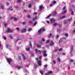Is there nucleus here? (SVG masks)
I'll return each instance as SVG.
<instances>
[{
    "mask_svg": "<svg viewBox=\"0 0 75 75\" xmlns=\"http://www.w3.org/2000/svg\"><path fill=\"white\" fill-rule=\"evenodd\" d=\"M42 56H40L39 57V60L37 58H36L35 59L37 60L38 62V64L39 66H41V57Z\"/></svg>",
    "mask_w": 75,
    "mask_h": 75,
    "instance_id": "1",
    "label": "nucleus"
},
{
    "mask_svg": "<svg viewBox=\"0 0 75 75\" xmlns=\"http://www.w3.org/2000/svg\"><path fill=\"white\" fill-rule=\"evenodd\" d=\"M46 42V43H48V42L50 43L49 45V46H52V45H54V42L52 41H50L49 40H47Z\"/></svg>",
    "mask_w": 75,
    "mask_h": 75,
    "instance_id": "2",
    "label": "nucleus"
},
{
    "mask_svg": "<svg viewBox=\"0 0 75 75\" xmlns=\"http://www.w3.org/2000/svg\"><path fill=\"white\" fill-rule=\"evenodd\" d=\"M66 8V6H64L63 8H62V10L63 11L62 12V14H65V13H66V10H65V8Z\"/></svg>",
    "mask_w": 75,
    "mask_h": 75,
    "instance_id": "3",
    "label": "nucleus"
},
{
    "mask_svg": "<svg viewBox=\"0 0 75 75\" xmlns=\"http://www.w3.org/2000/svg\"><path fill=\"white\" fill-rule=\"evenodd\" d=\"M35 53H36V54H37V53L38 52V54H41V50H38L37 49H35Z\"/></svg>",
    "mask_w": 75,
    "mask_h": 75,
    "instance_id": "4",
    "label": "nucleus"
},
{
    "mask_svg": "<svg viewBox=\"0 0 75 75\" xmlns=\"http://www.w3.org/2000/svg\"><path fill=\"white\" fill-rule=\"evenodd\" d=\"M45 31V29L42 28L40 30L38 31V33L39 34H41L42 32H43V31Z\"/></svg>",
    "mask_w": 75,
    "mask_h": 75,
    "instance_id": "5",
    "label": "nucleus"
},
{
    "mask_svg": "<svg viewBox=\"0 0 75 75\" xmlns=\"http://www.w3.org/2000/svg\"><path fill=\"white\" fill-rule=\"evenodd\" d=\"M6 60L7 61V62H8L9 64H10V62H11V61H12V60H11V58L6 59Z\"/></svg>",
    "mask_w": 75,
    "mask_h": 75,
    "instance_id": "6",
    "label": "nucleus"
},
{
    "mask_svg": "<svg viewBox=\"0 0 75 75\" xmlns=\"http://www.w3.org/2000/svg\"><path fill=\"white\" fill-rule=\"evenodd\" d=\"M55 19H54V18H53L51 19L50 23H52L54 22H55Z\"/></svg>",
    "mask_w": 75,
    "mask_h": 75,
    "instance_id": "7",
    "label": "nucleus"
},
{
    "mask_svg": "<svg viewBox=\"0 0 75 75\" xmlns=\"http://www.w3.org/2000/svg\"><path fill=\"white\" fill-rule=\"evenodd\" d=\"M7 31L8 33H10L12 32V30H11V29L9 28H7Z\"/></svg>",
    "mask_w": 75,
    "mask_h": 75,
    "instance_id": "8",
    "label": "nucleus"
},
{
    "mask_svg": "<svg viewBox=\"0 0 75 75\" xmlns=\"http://www.w3.org/2000/svg\"><path fill=\"white\" fill-rule=\"evenodd\" d=\"M26 31V29L24 28L23 30H21V33H24V32H25Z\"/></svg>",
    "mask_w": 75,
    "mask_h": 75,
    "instance_id": "9",
    "label": "nucleus"
},
{
    "mask_svg": "<svg viewBox=\"0 0 75 75\" xmlns=\"http://www.w3.org/2000/svg\"><path fill=\"white\" fill-rule=\"evenodd\" d=\"M21 68V66H16V69H20Z\"/></svg>",
    "mask_w": 75,
    "mask_h": 75,
    "instance_id": "10",
    "label": "nucleus"
},
{
    "mask_svg": "<svg viewBox=\"0 0 75 75\" xmlns=\"http://www.w3.org/2000/svg\"><path fill=\"white\" fill-rule=\"evenodd\" d=\"M8 10H10L11 11H12L13 10V9L11 8V7H10L8 9Z\"/></svg>",
    "mask_w": 75,
    "mask_h": 75,
    "instance_id": "11",
    "label": "nucleus"
},
{
    "mask_svg": "<svg viewBox=\"0 0 75 75\" xmlns=\"http://www.w3.org/2000/svg\"><path fill=\"white\" fill-rule=\"evenodd\" d=\"M21 56H22V57H23L24 59H25V57L24 56V54H21Z\"/></svg>",
    "mask_w": 75,
    "mask_h": 75,
    "instance_id": "12",
    "label": "nucleus"
},
{
    "mask_svg": "<svg viewBox=\"0 0 75 75\" xmlns=\"http://www.w3.org/2000/svg\"><path fill=\"white\" fill-rule=\"evenodd\" d=\"M65 16H63L61 17V19H63V18H65Z\"/></svg>",
    "mask_w": 75,
    "mask_h": 75,
    "instance_id": "13",
    "label": "nucleus"
},
{
    "mask_svg": "<svg viewBox=\"0 0 75 75\" xmlns=\"http://www.w3.org/2000/svg\"><path fill=\"white\" fill-rule=\"evenodd\" d=\"M39 72L42 75H43V72L42 70H40Z\"/></svg>",
    "mask_w": 75,
    "mask_h": 75,
    "instance_id": "14",
    "label": "nucleus"
},
{
    "mask_svg": "<svg viewBox=\"0 0 75 75\" xmlns=\"http://www.w3.org/2000/svg\"><path fill=\"white\" fill-rule=\"evenodd\" d=\"M37 18V17H35V18H33V21H35V20H36Z\"/></svg>",
    "mask_w": 75,
    "mask_h": 75,
    "instance_id": "15",
    "label": "nucleus"
},
{
    "mask_svg": "<svg viewBox=\"0 0 75 75\" xmlns=\"http://www.w3.org/2000/svg\"><path fill=\"white\" fill-rule=\"evenodd\" d=\"M26 51H28L29 50H30V48L28 47L27 48H26Z\"/></svg>",
    "mask_w": 75,
    "mask_h": 75,
    "instance_id": "16",
    "label": "nucleus"
},
{
    "mask_svg": "<svg viewBox=\"0 0 75 75\" xmlns=\"http://www.w3.org/2000/svg\"><path fill=\"white\" fill-rule=\"evenodd\" d=\"M42 6H41L39 7V10H41V9H42Z\"/></svg>",
    "mask_w": 75,
    "mask_h": 75,
    "instance_id": "17",
    "label": "nucleus"
},
{
    "mask_svg": "<svg viewBox=\"0 0 75 75\" xmlns=\"http://www.w3.org/2000/svg\"><path fill=\"white\" fill-rule=\"evenodd\" d=\"M13 20H14V21H16L17 20V19L16 18H13Z\"/></svg>",
    "mask_w": 75,
    "mask_h": 75,
    "instance_id": "18",
    "label": "nucleus"
},
{
    "mask_svg": "<svg viewBox=\"0 0 75 75\" xmlns=\"http://www.w3.org/2000/svg\"><path fill=\"white\" fill-rule=\"evenodd\" d=\"M57 23H54V26H57Z\"/></svg>",
    "mask_w": 75,
    "mask_h": 75,
    "instance_id": "19",
    "label": "nucleus"
},
{
    "mask_svg": "<svg viewBox=\"0 0 75 75\" xmlns=\"http://www.w3.org/2000/svg\"><path fill=\"white\" fill-rule=\"evenodd\" d=\"M52 73V71H50L48 72V74H50Z\"/></svg>",
    "mask_w": 75,
    "mask_h": 75,
    "instance_id": "20",
    "label": "nucleus"
},
{
    "mask_svg": "<svg viewBox=\"0 0 75 75\" xmlns=\"http://www.w3.org/2000/svg\"><path fill=\"white\" fill-rule=\"evenodd\" d=\"M31 6V4H29L28 6V7H29V8H30Z\"/></svg>",
    "mask_w": 75,
    "mask_h": 75,
    "instance_id": "21",
    "label": "nucleus"
},
{
    "mask_svg": "<svg viewBox=\"0 0 75 75\" xmlns=\"http://www.w3.org/2000/svg\"><path fill=\"white\" fill-rule=\"evenodd\" d=\"M52 36V35L51 34H50L49 35V36H48V38H49L51 37Z\"/></svg>",
    "mask_w": 75,
    "mask_h": 75,
    "instance_id": "22",
    "label": "nucleus"
},
{
    "mask_svg": "<svg viewBox=\"0 0 75 75\" xmlns=\"http://www.w3.org/2000/svg\"><path fill=\"white\" fill-rule=\"evenodd\" d=\"M36 46L38 48H40L41 47V46L38 45H37Z\"/></svg>",
    "mask_w": 75,
    "mask_h": 75,
    "instance_id": "23",
    "label": "nucleus"
},
{
    "mask_svg": "<svg viewBox=\"0 0 75 75\" xmlns=\"http://www.w3.org/2000/svg\"><path fill=\"white\" fill-rule=\"evenodd\" d=\"M50 16H51V15L50 14L48 16V17H46V19H47V18H49V17H50Z\"/></svg>",
    "mask_w": 75,
    "mask_h": 75,
    "instance_id": "24",
    "label": "nucleus"
},
{
    "mask_svg": "<svg viewBox=\"0 0 75 75\" xmlns=\"http://www.w3.org/2000/svg\"><path fill=\"white\" fill-rule=\"evenodd\" d=\"M44 68H47V65L46 64L44 65Z\"/></svg>",
    "mask_w": 75,
    "mask_h": 75,
    "instance_id": "25",
    "label": "nucleus"
},
{
    "mask_svg": "<svg viewBox=\"0 0 75 75\" xmlns=\"http://www.w3.org/2000/svg\"><path fill=\"white\" fill-rule=\"evenodd\" d=\"M53 62L54 64H56V62H55V60H53Z\"/></svg>",
    "mask_w": 75,
    "mask_h": 75,
    "instance_id": "26",
    "label": "nucleus"
},
{
    "mask_svg": "<svg viewBox=\"0 0 75 75\" xmlns=\"http://www.w3.org/2000/svg\"><path fill=\"white\" fill-rule=\"evenodd\" d=\"M37 24V23L36 22H35L34 23V25H36Z\"/></svg>",
    "mask_w": 75,
    "mask_h": 75,
    "instance_id": "27",
    "label": "nucleus"
},
{
    "mask_svg": "<svg viewBox=\"0 0 75 75\" xmlns=\"http://www.w3.org/2000/svg\"><path fill=\"white\" fill-rule=\"evenodd\" d=\"M43 55L44 56V57H46L47 54H46L45 53L43 54Z\"/></svg>",
    "mask_w": 75,
    "mask_h": 75,
    "instance_id": "28",
    "label": "nucleus"
},
{
    "mask_svg": "<svg viewBox=\"0 0 75 75\" xmlns=\"http://www.w3.org/2000/svg\"><path fill=\"white\" fill-rule=\"evenodd\" d=\"M71 15H72V16H73V15H74V12L72 11L71 12Z\"/></svg>",
    "mask_w": 75,
    "mask_h": 75,
    "instance_id": "29",
    "label": "nucleus"
},
{
    "mask_svg": "<svg viewBox=\"0 0 75 75\" xmlns=\"http://www.w3.org/2000/svg\"><path fill=\"white\" fill-rule=\"evenodd\" d=\"M65 36L66 37H68V34L66 33L65 35Z\"/></svg>",
    "mask_w": 75,
    "mask_h": 75,
    "instance_id": "30",
    "label": "nucleus"
},
{
    "mask_svg": "<svg viewBox=\"0 0 75 75\" xmlns=\"http://www.w3.org/2000/svg\"><path fill=\"white\" fill-rule=\"evenodd\" d=\"M53 4H55L56 3V1H53Z\"/></svg>",
    "mask_w": 75,
    "mask_h": 75,
    "instance_id": "31",
    "label": "nucleus"
},
{
    "mask_svg": "<svg viewBox=\"0 0 75 75\" xmlns=\"http://www.w3.org/2000/svg\"><path fill=\"white\" fill-rule=\"evenodd\" d=\"M30 31H31V28H29L28 31L29 32H30Z\"/></svg>",
    "mask_w": 75,
    "mask_h": 75,
    "instance_id": "32",
    "label": "nucleus"
},
{
    "mask_svg": "<svg viewBox=\"0 0 75 75\" xmlns=\"http://www.w3.org/2000/svg\"><path fill=\"white\" fill-rule=\"evenodd\" d=\"M19 40H20V38H17V40L16 41V42H17V41H19Z\"/></svg>",
    "mask_w": 75,
    "mask_h": 75,
    "instance_id": "33",
    "label": "nucleus"
},
{
    "mask_svg": "<svg viewBox=\"0 0 75 75\" xmlns=\"http://www.w3.org/2000/svg\"><path fill=\"white\" fill-rule=\"evenodd\" d=\"M73 61V60L72 59H70V60L69 61V62H71Z\"/></svg>",
    "mask_w": 75,
    "mask_h": 75,
    "instance_id": "34",
    "label": "nucleus"
},
{
    "mask_svg": "<svg viewBox=\"0 0 75 75\" xmlns=\"http://www.w3.org/2000/svg\"><path fill=\"white\" fill-rule=\"evenodd\" d=\"M57 60L58 61H59V62H60V59H59V58H58L57 59Z\"/></svg>",
    "mask_w": 75,
    "mask_h": 75,
    "instance_id": "35",
    "label": "nucleus"
},
{
    "mask_svg": "<svg viewBox=\"0 0 75 75\" xmlns=\"http://www.w3.org/2000/svg\"><path fill=\"white\" fill-rule=\"evenodd\" d=\"M58 37H59V35H57L56 36V38H58Z\"/></svg>",
    "mask_w": 75,
    "mask_h": 75,
    "instance_id": "36",
    "label": "nucleus"
},
{
    "mask_svg": "<svg viewBox=\"0 0 75 75\" xmlns=\"http://www.w3.org/2000/svg\"><path fill=\"white\" fill-rule=\"evenodd\" d=\"M46 23L47 24H49V23H50V21H47Z\"/></svg>",
    "mask_w": 75,
    "mask_h": 75,
    "instance_id": "37",
    "label": "nucleus"
},
{
    "mask_svg": "<svg viewBox=\"0 0 75 75\" xmlns=\"http://www.w3.org/2000/svg\"><path fill=\"white\" fill-rule=\"evenodd\" d=\"M42 41L43 42H44V41H45V40H44V39H42Z\"/></svg>",
    "mask_w": 75,
    "mask_h": 75,
    "instance_id": "38",
    "label": "nucleus"
},
{
    "mask_svg": "<svg viewBox=\"0 0 75 75\" xmlns=\"http://www.w3.org/2000/svg\"><path fill=\"white\" fill-rule=\"evenodd\" d=\"M21 0H18L17 1V2H18V3H20V2H21Z\"/></svg>",
    "mask_w": 75,
    "mask_h": 75,
    "instance_id": "39",
    "label": "nucleus"
},
{
    "mask_svg": "<svg viewBox=\"0 0 75 75\" xmlns=\"http://www.w3.org/2000/svg\"><path fill=\"white\" fill-rule=\"evenodd\" d=\"M4 25L5 27H6L7 26V23H6L4 24Z\"/></svg>",
    "mask_w": 75,
    "mask_h": 75,
    "instance_id": "40",
    "label": "nucleus"
},
{
    "mask_svg": "<svg viewBox=\"0 0 75 75\" xmlns=\"http://www.w3.org/2000/svg\"><path fill=\"white\" fill-rule=\"evenodd\" d=\"M3 38H4V40H6V37H5V36H4V37Z\"/></svg>",
    "mask_w": 75,
    "mask_h": 75,
    "instance_id": "41",
    "label": "nucleus"
},
{
    "mask_svg": "<svg viewBox=\"0 0 75 75\" xmlns=\"http://www.w3.org/2000/svg\"><path fill=\"white\" fill-rule=\"evenodd\" d=\"M62 55H66V54H65V53H62Z\"/></svg>",
    "mask_w": 75,
    "mask_h": 75,
    "instance_id": "42",
    "label": "nucleus"
},
{
    "mask_svg": "<svg viewBox=\"0 0 75 75\" xmlns=\"http://www.w3.org/2000/svg\"><path fill=\"white\" fill-rule=\"evenodd\" d=\"M71 50L70 51V52H72V50H73V47H71Z\"/></svg>",
    "mask_w": 75,
    "mask_h": 75,
    "instance_id": "43",
    "label": "nucleus"
},
{
    "mask_svg": "<svg viewBox=\"0 0 75 75\" xmlns=\"http://www.w3.org/2000/svg\"><path fill=\"white\" fill-rule=\"evenodd\" d=\"M6 5H8V4H9V3H8L7 2H6Z\"/></svg>",
    "mask_w": 75,
    "mask_h": 75,
    "instance_id": "44",
    "label": "nucleus"
},
{
    "mask_svg": "<svg viewBox=\"0 0 75 75\" xmlns=\"http://www.w3.org/2000/svg\"><path fill=\"white\" fill-rule=\"evenodd\" d=\"M1 8H2V9H3V6L1 5Z\"/></svg>",
    "mask_w": 75,
    "mask_h": 75,
    "instance_id": "45",
    "label": "nucleus"
},
{
    "mask_svg": "<svg viewBox=\"0 0 75 75\" xmlns=\"http://www.w3.org/2000/svg\"><path fill=\"white\" fill-rule=\"evenodd\" d=\"M6 48H9V47L7 45L6 46Z\"/></svg>",
    "mask_w": 75,
    "mask_h": 75,
    "instance_id": "46",
    "label": "nucleus"
},
{
    "mask_svg": "<svg viewBox=\"0 0 75 75\" xmlns=\"http://www.w3.org/2000/svg\"><path fill=\"white\" fill-rule=\"evenodd\" d=\"M46 52V51H44L43 52V54H45V53Z\"/></svg>",
    "mask_w": 75,
    "mask_h": 75,
    "instance_id": "47",
    "label": "nucleus"
},
{
    "mask_svg": "<svg viewBox=\"0 0 75 75\" xmlns=\"http://www.w3.org/2000/svg\"><path fill=\"white\" fill-rule=\"evenodd\" d=\"M62 49L60 48V49H59L58 50V51H62Z\"/></svg>",
    "mask_w": 75,
    "mask_h": 75,
    "instance_id": "48",
    "label": "nucleus"
},
{
    "mask_svg": "<svg viewBox=\"0 0 75 75\" xmlns=\"http://www.w3.org/2000/svg\"><path fill=\"white\" fill-rule=\"evenodd\" d=\"M44 61H47V59H44Z\"/></svg>",
    "mask_w": 75,
    "mask_h": 75,
    "instance_id": "49",
    "label": "nucleus"
},
{
    "mask_svg": "<svg viewBox=\"0 0 75 75\" xmlns=\"http://www.w3.org/2000/svg\"><path fill=\"white\" fill-rule=\"evenodd\" d=\"M71 19H72V18L69 19H68V21H71Z\"/></svg>",
    "mask_w": 75,
    "mask_h": 75,
    "instance_id": "50",
    "label": "nucleus"
},
{
    "mask_svg": "<svg viewBox=\"0 0 75 75\" xmlns=\"http://www.w3.org/2000/svg\"><path fill=\"white\" fill-rule=\"evenodd\" d=\"M28 18H30L31 17L30 16V15H28Z\"/></svg>",
    "mask_w": 75,
    "mask_h": 75,
    "instance_id": "51",
    "label": "nucleus"
},
{
    "mask_svg": "<svg viewBox=\"0 0 75 75\" xmlns=\"http://www.w3.org/2000/svg\"><path fill=\"white\" fill-rule=\"evenodd\" d=\"M16 30H18V31H19V28H16Z\"/></svg>",
    "mask_w": 75,
    "mask_h": 75,
    "instance_id": "52",
    "label": "nucleus"
},
{
    "mask_svg": "<svg viewBox=\"0 0 75 75\" xmlns=\"http://www.w3.org/2000/svg\"><path fill=\"white\" fill-rule=\"evenodd\" d=\"M64 24H67V21H65L64 22Z\"/></svg>",
    "mask_w": 75,
    "mask_h": 75,
    "instance_id": "53",
    "label": "nucleus"
},
{
    "mask_svg": "<svg viewBox=\"0 0 75 75\" xmlns=\"http://www.w3.org/2000/svg\"><path fill=\"white\" fill-rule=\"evenodd\" d=\"M10 37L11 38V39H12L13 38V36H10Z\"/></svg>",
    "mask_w": 75,
    "mask_h": 75,
    "instance_id": "54",
    "label": "nucleus"
},
{
    "mask_svg": "<svg viewBox=\"0 0 75 75\" xmlns=\"http://www.w3.org/2000/svg\"><path fill=\"white\" fill-rule=\"evenodd\" d=\"M16 8H18V6H16L15 7Z\"/></svg>",
    "mask_w": 75,
    "mask_h": 75,
    "instance_id": "55",
    "label": "nucleus"
},
{
    "mask_svg": "<svg viewBox=\"0 0 75 75\" xmlns=\"http://www.w3.org/2000/svg\"><path fill=\"white\" fill-rule=\"evenodd\" d=\"M29 23H33V22L32 21H29Z\"/></svg>",
    "mask_w": 75,
    "mask_h": 75,
    "instance_id": "56",
    "label": "nucleus"
},
{
    "mask_svg": "<svg viewBox=\"0 0 75 75\" xmlns=\"http://www.w3.org/2000/svg\"><path fill=\"white\" fill-rule=\"evenodd\" d=\"M53 6V4H50V7H51V6Z\"/></svg>",
    "mask_w": 75,
    "mask_h": 75,
    "instance_id": "57",
    "label": "nucleus"
},
{
    "mask_svg": "<svg viewBox=\"0 0 75 75\" xmlns=\"http://www.w3.org/2000/svg\"><path fill=\"white\" fill-rule=\"evenodd\" d=\"M23 24L25 25V22H24L23 23Z\"/></svg>",
    "mask_w": 75,
    "mask_h": 75,
    "instance_id": "58",
    "label": "nucleus"
},
{
    "mask_svg": "<svg viewBox=\"0 0 75 75\" xmlns=\"http://www.w3.org/2000/svg\"><path fill=\"white\" fill-rule=\"evenodd\" d=\"M73 33H75V30H73Z\"/></svg>",
    "mask_w": 75,
    "mask_h": 75,
    "instance_id": "59",
    "label": "nucleus"
},
{
    "mask_svg": "<svg viewBox=\"0 0 75 75\" xmlns=\"http://www.w3.org/2000/svg\"><path fill=\"white\" fill-rule=\"evenodd\" d=\"M37 68V65H36L35 66V68Z\"/></svg>",
    "mask_w": 75,
    "mask_h": 75,
    "instance_id": "60",
    "label": "nucleus"
},
{
    "mask_svg": "<svg viewBox=\"0 0 75 75\" xmlns=\"http://www.w3.org/2000/svg\"><path fill=\"white\" fill-rule=\"evenodd\" d=\"M30 45L31 47H32V46H31V43L30 44Z\"/></svg>",
    "mask_w": 75,
    "mask_h": 75,
    "instance_id": "61",
    "label": "nucleus"
},
{
    "mask_svg": "<svg viewBox=\"0 0 75 75\" xmlns=\"http://www.w3.org/2000/svg\"><path fill=\"white\" fill-rule=\"evenodd\" d=\"M54 14H57V13H56V12H55Z\"/></svg>",
    "mask_w": 75,
    "mask_h": 75,
    "instance_id": "62",
    "label": "nucleus"
},
{
    "mask_svg": "<svg viewBox=\"0 0 75 75\" xmlns=\"http://www.w3.org/2000/svg\"><path fill=\"white\" fill-rule=\"evenodd\" d=\"M61 25H60V26H59V27H61Z\"/></svg>",
    "mask_w": 75,
    "mask_h": 75,
    "instance_id": "63",
    "label": "nucleus"
},
{
    "mask_svg": "<svg viewBox=\"0 0 75 75\" xmlns=\"http://www.w3.org/2000/svg\"><path fill=\"white\" fill-rule=\"evenodd\" d=\"M47 73H46L45 74V75H47Z\"/></svg>",
    "mask_w": 75,
    "mask_h": 75,
    "instance_id": "64",
    "label": "nucleus"
}]
</instances>
